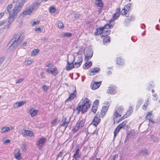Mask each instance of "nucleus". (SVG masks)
I'll list each match as a JSON object with an SVG mask.
<instances>
[{"instance_id": "f257e3e1", "label": "nucleus", "mask_w": 160, "mask_h": 160, "mask_svg": "<svg viewBox=\"0 0 160 160\" xmlns=\"http://www.w3.org/2000/svg\"><path fill=\"white\" fill-rule=\"evenodd\" d=\"M23 32L20 31L16 34L9 44L10 50H13L16 48L23 38Z\"/></svg>"}, {"instance_id": "f03ea898", "label": "nucleus", "mask_w": 160, "mask_h": 160, "mask_svg": "<svg viewBox=\"0 0 160 160\" xmlns=\"http://www.w3.org/2000/svg\"><path fill=\"white\" fill-rule=\"evenodd\" d=\"M90 101L87 98H85L84 100H82L76 109L77 111V113L79 114L80 111L82 113L87 112L88 109L90 107Z\"/></svg>"}, {"instance_id": "7ed1b4c3", "label": "nucleus", "mask_w": 160, "mask_h": 160, "mask_svg": "<svg viewBox=\"0 0 160 160\" xmlns=\"http://www.w3.org/2000/svg\"><path fill=\"white\" fill-rule=\"evenodd\" d=\"M17 0H13L14 2H17L15 5L14 8L12 10V12H11L17 16L18 13L21 10L23 5L24 2L21 0L20 1L19 0L18 2Z\"/></svg>"}, {"instance_id": "20e7f679", "label": "nucleus", "mask_w": 160, "mask_h": 160, "mask_svg": "<svg viewBox=\"0 0 160 160\" xmlns=\"http://www.w3.org/2000/svg\"><path fill=\"white\" fill-rule=\"evenodd\" d=\"M84 124V121L82 120L79 119L77 122L74 128L72 129V131L73 132L78 131L79 129L83 126Z\"/></svg>"}, {"instance_id": "39448f33", "label": "nucleus", "mask_w": 160, "mask_h": 160, "mask_svg": "<svg viewBox=\"0 0 160 160\" xmlns=\"http://www.w3.org/2000/svg\"><path fill=\"white\" fill-rule=\"evenodd\" d=\"M69 122L67 121V118L65 117H63L61 122V123L59 124V128H63L62 129L63 131H64L67 128L68 125L69 124Z\"/></svg>"}, {"instance_id": "423d86ee", "label": "nucleus", "mask_w": 160, "mask_h": 160, "mask_svg": "<svg viewBox=\"0 0 160 160\" xmlns=\"http://www.w3.org/2000/svg\"><path fill=\"white\" fill-rule=\"evenodd\" d=\"M100 120V114L98 112L92 121V123L95 127H97V125L99 123Z\"/></svg>"}, {"instance_id": "0eeeda50", "label": "nucleus", "mask_w": 160, "mask_h": 160, "mask_svg": "<svg viewBox=\"0 0 160 160\" xmlns=\"http://www.w3.org/2000/svg\"><path fill=\"white\" fill-rule=\"evenodd\" d=\"M17 17V16L12 13V12H11V13H10V14H9L8 20V25H7L8 28L9 27L10 25L13 21Z\"/></svg>"}, {"instance_id": "6e6552de", "label": "nucleus", "mask_w": 160, "mask_h": 160, "mask_svg": "<svg viewBox=\"0 0 160 160\" xmlns=\"http://www.w3.org/2000/svg\"><path fill=\"white\" fill-rule=\"evenodd\" d=\"M41 3L39 1L34 2L29 7L32 11H36L40 5Z\"/></svg>"}, {"instance_id": "1a4fd4ad", "label": "nucleus", "mask_w": 160, "mask_h": 160, "mask_svg": "<svg viewBox=\"0 0 160 160\" xmlns=\"http://www.w3.org/2000/svg\"><path fill=\"white\" fill-rule=\"evenodd\" d=\"M90 75L91 76H93L95 74V73H98L100 70V69L98 67H95L91 68L90 70Z\"/></svg>"}, {"instance_id": "9d476101", "label": "nucleus", "mask_w": 160, "mask_h": 160, "mask_svg": "<svg viewBox=\"0 0 160 160\" xmlns=\"http://www.w3.org/2000/svg\"><path fill=\"white\" fill-rule=\"evenodd\" d=\"M133 111V109L132 107H129L128 110L127 111L126 114L123 116L120 119L119 121L125 119L128 117Z\"/></svg>"}, {"instance_id": "9b49d317", "label": "nucleus", "mask_w": 160, "mask_h": 160, "mask_svg": "<svg viewBox=\"0 0 160 160\" xmlns=\"http://www.w3.org/2000/svg\"><path fill=\"white\" fill-rule=\"evenodd\" d=\"M76 96V89H75L73 92L70 94L69 97L65 100V102H68L69 101H71L73 100Z\"/></svg>"}, {"instance_id": "f8f14e48", "label": "nucleus", "mask_w": 160, "mask_h": 160, "mask_svg": "<svg viewBox=\"0 0 160 160\" xmlns=\"http://www.w3.org/2000/svg\"><path fill=\"white\" fill-rule=\"evenodd\" d=\"M85 59L87 61L90 59L93 54L92 51H87L86 52Z\"/></svg>"}, {"instance_id": "ddd939ff", "label": "nucleus", "mask_w": 160, "mask_h": 160, "mask_svg": "<svg viewBox=\"0 0 160 160\" xmlns=\"http://www.w3.org/2000/svg\"><path fill=\"white\" fill-rule=\"evenodd\" d=\"M75 56V54L74 55L73 58L74 59L73 61L69 63L68 61V65L67 66L66 70L68 71L71 70L73 68H74V66L73 63V61L75 59L74 57Z\"/></svg>"}, {"instance_id": "4468645a", "label": "nucleus", "mask_w": 160, "mask_h": 160, "mask_svg": "<svg viewBox=\"0 0 160 160\" xmlns=\"http://www.w3.org/2000/svg\"><path fill=\"white\" fill-rule=\"evenodd\" d=\"M46 139L45 138H41L38 141L37 145L40 147H42L44 145V143L46 142Z\"/></svg>"}, {"instance_id": "2eb2a0df", "label": "nucleus", "mask_w": 160, "mask_h": 160, "mask_svg": "<svg viewBox=\"0 0 160 160\" xmlns=\"http://www.w3.org/2000/svg\"><path fill=\"white\" fill-rule=\"evenodd\" d=\"M108 106H103L102 107V109L101 112V117H103V116L106 112L108 108Z\"/></svg>"}, {"instance_id": "dca6fc26", "label": "nucleus", "mask_w": 160, "mask_h": 160, "mask_svg": "<svg viewBox=\"0 0 160 160\" xmlns=\"http://www.w3.org/2000/svg\"><path fill=\"white\" fill-rule=\"evenodd\" d=\"M103 28H102V27H101L99 28H97L96 30V32H95L94 34L95 36H97L99 35H101V33L102 31L104 30L103 29Z\"/></svg>"}, {"instance_id": "f3484780", "label": "nucleus", "mask_w": 160, "mask_h": 160, "mask_svg": "<svg viewBox=\"0 0 160 160\" xmlns=\"http://www.w3.org/2000/svg\"><path fill=\"white\" fill-rule=\"evenodd\" d=\"M101 81L95 82L92 85V89L95 90L98 88L101 84Z\"/></svg>"}, {"instance_id": "a211bd4d", "label": "nucleus", "mask_w": 160, "mask_h": 160, "mask_svg": "<svg viewBox=\"0 0 160 160\" xmlns=\"http://www.w3.org/2000/svg\"><path fill=\"white\" fill-rule=\"evenodd\" d=\"M117 63L118 64L123 65L124 63V62L122 58V57H119L117 58Z\"/></svg>"}, {"instance_id": "6ab92c4d", "label": "nucleus", "mask_w": 160, "mask_h": 160, "mask_svg": "<svg viewBox=\"0 0 160 160\" xmlns=\"http://www.w3.org/2000/svg\"><path fill=\"white\" fill-rule=\"evenodd\" d=\"M32 12V10L29 7L28 8H26V10L22 12V14L25 15L30 14Z\"/></svg>"}, {"instance_id": "aec40b11", "label": "nucleus", "mask_w": 160, "mask_h": 160, "mask_svg": "<svg viewBox=\"0 0 160 160\" xmlns=\"http://www.w3.org/2000/svg\"><path fill=\"white\" fill-rule=\"evenodd\" d=\"M135 133V131L133 130L128 132L127 135V138H132L133 137V136L134 134Z\"/></svg>"}, {"instance_id": "412c9836", "label": "nucleus", "mask_w": 160, "mask_h": 160, "mask_svg": "<svg viewBox=\"0 0 160 160\" xmlns=\"http://www.w3.org/2000/svg\"><path fill=\"white\" fill-rule=\"evenodd\" d=\"M49 72H51L54 76H56L58 74V71L57 70H55L54 68H52L51 69H48L47 70Z\"/></svg>"}, {"instance_id": "4be33fe9", "label": "nucleus", "mask_w": 160, "mask_h": 160, "mask_svg": "<svg viewBox=\"0 0 160 160\" xmlns=\"http://www.w3.org/2000/svg\"><path fill=\"white\" fill-rule=\"evenodd\" d=\"M92 63L91 62H86L84 64V66H83V68L84 69H88L90 67L92 66Z\"/></svg>"}, {"instance_id": "5701e85b", "label": "nucleus", "mask_w": 160, "mask_h": 160, "mask_svg": "<svg viewBox=\"0 0 160 160\" xmlns=\"http://www.w3.org/2000/svg\"><path fill=\"white\" fill-rule=\"evenodd\" d=\"M13 129V128L12 127H3L1 130V132L2 133H5L8 131L9 130H12Z\"/></svg>"}, {"instance_id": "b1692460", "label": "nucleus", "mask_w": 160, "mask_h": 160, "mask_svg": "<svg viewBox=\"0 0 160 160\" xmlns=\"http://www.w3.org/2000/svg\"><path fill=\"white\" fill-rule=\"evenodd\" d=\"M77 54V55H78V54H79V56L78 57V58L77 60V62H78L80 63V64H82V62L83 60L82 57V55L79 54V51L77 53H76ZM75 55V54H74Z\"/></svg>"}, {"instance_id": "393cba45", "label": "nucleus", "mask_w": 160, "mask_h": 160, "mask_svg": "<svg viewBox=\"0 0 160 160\" xmlns=\"http://www.w3.org/2000/svg\"><path fill=\"white\" fill-rule=\"evenodd\" d=\"M79 149H77L73 155V157L75 160H77L78 158H80V155L79 153Z\"/></svg>"}, {"instance_id": "a878e982", "label": "nucleus", "mask_w": 160, "mask_h": 160, "mask_svg": "<svg viewBox=\"0 0 160 160\" xmlns=\"http://www.w3.org/2000/svg\"><path fill=\"white\" fill-rule=\"evenodd\" d=\"M107 92L108 93L114 94L115 93V90L114 88L109 87L107 90Z\"/></svg>"}, {"instance_id": "bb28decb", "label": "nucleus", "mask_w": 160, "mask_h": 160, "mask_svg": "<svg viewBox=\"0 0 160 160\" xmlns=\"http://www.w3.org/2000/svg\"><path fill=\"white\" fill-rule=\"evenodd\" d=\"M38 111V110H35L32 109L30 111V113L31 117H33L36 115Z\"/></svg>"}, {"instance_id": "cd10ccee", "label": "nucleus", "mask_w": 160, "mask_h": 160, "mask_svg": "<svg viewBox=\"0 0 160 160\" xmlns=\"http://www.w3.org/2000/svg\"><path fill=\"white\" fill-rule=\"evenodd\" d=\"M23 134L25 135L31 136L33 135V133L32 132L30 131L25 130L23 132Z\"/></svg>"}, {"instance_id": "c85d7f7f", "label": "nucleus", "mask_w": 160, "mask_h": 160, "mask_svg": "<svg viewBox=\"0 0 160 160\" xmlns=\"http://www.w3.org/2000/svg\"><path fill=\"white\" fill-rule=\"evenodd\" d=\"M25 103V102L24 101H22L19 102H17L15 103V105H16V106H15V107L16 108H18L22 106Z\"/></svg>"}, {"instance_id": "c756f323", "label": "nucleus", "mask_w": 160, "mask_h": 160, "mask_svg": "<svg viewBox=\"0 0 160 160\" xmlns=\"http://www.w3.org/2000/svg\"><path fill=\"white\" fill-rule=\"evenodd\" d=\"M123 110V108L121 107H119L116 111V115L118 114V113L121 114Z\"/></svg>"}, {"instance_id": "7c9ffc66", "label": "nucleus", "mask_w": 160, "mask_h": 160, "mask_svg": "<svg viewBox=\"0 0 160 160\" xmlns=\"http://www.w3.org/2000/svg\"><path fill=\"white\" fill-rule=\"evenodd\" d=\"M71 35L72 33H70L66 32L63 34L61 35V37L62 38L69 37L71 36Z\"/></svg>"}, {"instance_id": "2f4dec72", "label": "nucleus", "mask_w": 160, "mask_h": 160, "mask_svg": "<svg viewBox=\"0 0 160 160\" xmlns=\"http://www.w3.org/2000/svg\"><path fill=\"white\" fill-rule=\"evenodd\" d=\"M121 128L118 126L116 127L114 132V137L115 138Z\"/></svg>"}, {"instance_id": "473e14b6", "label": "nucleus", "mask_w": 160, "mask_h": 160, "mask_svg": "<svg viewBox=\"0 0 160 160\" xmlns=\"http://www.w3.org/2000/svg\"><path fill=\"white\" fill-rule=\"evenodd\" d=\"M96 1V4L98 6L102 7L103 6V3L102 0H95Z\"/></svg>"}, {"instance_id": "72a5a7b5", "label": "nucleus", "mask_w": 160, "mask_h": 160, "mask_svg": "<svg viewBox=\"0 0 160 160\" xmlns=\"http://www.w3.org/2000/svg\"><path fill=\"white\" fill-rule=\"evenodd\" d=\"M14 157L18 159H20L21 158V154L19 151H18L17 153L14 154Z\"/></svg>"}, {"instance_id": "f704fd0d", "label": "nucleus", "mask_w": 160, "mask_h": 160, "mask_svg": "<svg viewBox=\"0 0 160 160\" xmlns=\"http://www.w3.org/2000/svg\"><path fill=\"white\" fill-rule=\"evenodd\" d=\"M148 100H147L146 102H145L144 103V104L143 105L142 107V109L144 110H146V108L148 106Z\"/></svg>"}, {"instance_id": "c9c22d12", "label": "nucleus", "mask_w": 160, "mask_h": 160, "mask_svg": "<svg viewBox=\"0 0 160 160\" xmlns=\"http://www.w3.org/2000/svg\"><path fill=\"white\" fill-rule=\"evenodd\" d=\"M110 41V38L109 37H107L104 38L103 39V42L104 43H107L109 42Z\"/></svg>"}, {"instance_id": "e433bc0d", "label": "nucleus", "mask_w": 160, "mask_h": 160, "mask_svg": "<svg viewBox=\"0 0 160 160\" xmlns=\"http://www.w3.org/2000/svg\"><path fill=\"white\" fill-rule=\"evenodd\" d=\"M135 19V18L134 16H130L128 17L127 20L126 19V21L127 22L128 20L129 21H133Z\"/></svg>"}, {"instance_id": "4c0bfd02", "label": "nucleus", "mask_w": 160, "mask_h": 160, "mask_svg": "<svg viewBox=\"0 0 160 160\" xmlns=\"http://www.w3.org/2000/svg\"><path fill=\"white\" fill-rule=\"evenodd\" d=\"M127 122L126 121H124L123 122L120 124L118 126L121 128H122L126 124Z\"/></svg>"}, {"instance_id": "58836bf2", "label": "nucleus", "mask_w": 160, "mask_h": 160, "mask_svg": "<svg viewBox=\"0 0 160 160\" xmlns=\"http://www.w3.org/2000/svg\"><path fill=\"white\" fill-rule=\"evenodd\" d=\"M152 116V114L151 113L148 112L146 117V118L148 119L149 121H150L151 120L152 118L151 117Z\"/></svg>"}, {"instance_id": "ea45409f", "label": "nucleus", "mask_w": 160, "mask_h": 160, "mask_svg": "<svg viewBox=\"0 0 160 160\" xmlns=\"http://www.w3.org/2000/svg\"><path fill=\"white\" fill-rule=\"evenodd\" d=\"M39 51H32L31 52V56H34L39 52Z\"/></svg>"}, {"instance_id": "a19ab883", "label": "nucleus", "mask_w": 160, "mask_h": 160, "mask_svg": "<svg viewBox=\"0 0 160 160\" xmlns=\"http://www.w3.org/2000/svg\"><path fill=\"white\" fill-rule=\"evenodd\" d=\"M119 14H117V13H115L113 16L112 18H113V20H116L119 17Z\"/></svg>"}, {"instance_id": "79ce46f5", "label": "nucleus", "mask_w": 160, "mask_h": 160, "mask_svg": "<svg viewBox=\"0 0 160 160\" xmlns=\"http://www.w3.org/2000/svg\"><path fill=\"white\" fill-rule=\"evenodd\" d=\"M99 102V100L98 99L96 100L94 102L93 104V106H98V103Z\"/></svg>"}, {"instance_id": "37998d69", "label": "nucleus", "mask_w": 160, "mask_h": 160, "mask_svg": "<svg viewBox=\"0 0 160 160\" xmlns=\"http://www.w3.org/2000/svg\"><path fill=\"white\" fill-rule=\"evenodd\" d=\"M112 27V26L111 25H110L109 24H106L104 26L102 27V28H103V29L104 30V29H108L109 28H111Z\"/></svg>"}, {"instance_id": "c03bdc74", "label": "nucleus", "mask_w": 160, "mask_h": 160, "mask_svg": "<svg viewBox=\"0 0 160 160\" xmlns=\"http://www.w3.org/2000/svg\"><path fill=\"white\" fill-rule=\"evenodd\" d=\"M131 5L130 4H127L125 6L124 8L125 9H126V10L128 11L131 6Z\"/></svg>"}, {"instance_id": "a18cd8bd", "label": "nucleus", "mask_w": 160, "mask_h": 160, "mask_svg": "<svg viewBox=\"0 0 160 160\" xmlns=\"http://www.w3.org/2000/svg\"><path fill=\"white\" fill-rule=\"evenodd\" d=\"M98 107L92 106V110L94 113H95Z\"/></svg>"}, {"instance_id": "49530a36", "label": "nucleus", "mask_w": 160, "mask_h": 160, "mask_svg": "<svg viewBox=\"0 0 160 160\" xmlns=\"http://www.w3.org/2000/svg\"><path fill=\"white\" fill-rule=\"evenodd\" d=\"M74 65V68H77L79 67L81 64L79 63L76 62H75Z\"/></svg>"}, {"instance_id": "de8ad7c7", "label": "nucleus", "mask_w": 160, "mask_h": 160, "mask_svg": "<svg viewBox=\"0 0 160 160\" xmlns=\"http://www.w3.org/2000/svg\"><path fill=\"white\" fill-rule=\"evenodd\" d=\"M63 154V152H59L58 154L57 155V157H56L57 159V158L59 157H62Z\"/></svg>"}, {"instance_id": "09e8293b", "label": "nucleus", "mask_w": 160, "mask_h": 160, "mask_svg": "<svg viewBox=\"0 0 160 160\" xmlns=\"http://www.w3.org/2000/svg\"><path fill=\"white\" fill-rule=\"evenodd\" d=\"M56 10L55 8L53 7H52L50 8V12L51 13H54V12Z\"/></svg>"}, {"instance_id": "8fccbe9b", "label": "nucleus", "mask_w": 160, "mask_h": 160, "mask_svg": "<svg viewBox=\"0 0 160 160\" xmlns=\"http://www.w3.org/2000/svg\"><path fill=\"white\" fill-rule=\"evenodd\" d=\"M128 11L126 9H125L124 8L123 9L122 11V15H124L126 14L127 12Z\"/></svg>"}, {"instance_id": "3c124183", "label": "nucleus", "mask_w": 160, "mask_h": 160, "mask_svg": "<svg viewBox=\"0 0 160 160\" xmlns=\"http://www.w3.org/2000/svg\"><path fill=\"white\" fill-rule=\"evenodd\" d=\"M35 31L37 32H41L42 31V29L40 28H36L35 29Z\"/></svg>"}, {"instance_id": "603ef678", "label": "nucleus", "mask_w": 160, "mask_h": 160, "mask_svg": "<svg viewBox=\"0 0 160 160\" xmlns=\"http://www.w3.org/2000/svg\"><path fill=\"white\" fill-rule=\"evenodd\" d=\"M141 154L147 155L148 154V151L147 149L142 150L141 152Z\"/></svg>"}, {"instance_id": "864d4df0", "label": "nucleus", "mask_w": 160, "mask_h": 160, "mask_svg": "<svg viewBox=\"0 0 160 160\" xmlns=\"http://www.w3.org/2000/svg\"><path fill=\"white\" fill-rule=\"evenodd\" d=\"M57 119L56 118L53 120L51 122L52 125L55 126L57 124Z\"/></svg>"}, {"instance_id": "5fc2aeb1", "label": "nucleus", "mask_w": 160, "mask_h": 160, "mask_svg": "<svg viewBox=\"0 0 160 160\" xmlns=\"http://www.w3.org/2000/svg\"><path fill=\"white\" fill-rule=\"evenodd\" d=\"M58 26L59 28H63V24L61 22L58 23Z\"/></svg>"}, {"instance_id": "6e6d98bb", "label": "nucleus", "mask_w": 160, "mask_h": 160, "mask_svg": "<svg viewBox=\"0 0 160 160\" xmlns=\"http://www.w3.org/2000/svg\"><path fill=\"white\" fill-rule=\"evenodd\" d=\"M24 80V79L20 78L16 81V83H20L22 82Z\"/></svg>"}, {"instance_id": "4d7b16f0", "label": "nucleus", "mask_w": 160, "mask_h": 160, "mask_svg": "<svg viewBox=\"0 0 160 160\" xmlns=\"http://www.w3.org/2000/svg\"><path fill=\"white\" fill-rule=\"evenodd\" d=\"M27 147V145L25 143H23L22 144V149L23 151H25L26 150V148Z\"/></svg>"}, {"instance_id": "13d9d810", "label": "nucleus", "mask_w": 160, "mask_h": 160, "mask_svg": "<svg viewBox=\"0 0 160 160\" xmlns=\"http://www.w3.org/2000/svg\"><path fill=\"white\" fill-rule=\"evenodd\" d=\"M100 35L101 37H104L106 36H107L108 35L107 34V33H106V32L104 31V32H102Z\"/></svg>"}, {"instance_id": "bf43d9fd", "label": "nucleus", "mask_w": 160, "mask_h": 160, "mask_svg": "<svg viewBox=\"0 0 160 160\" xmlns=\"http://www.w3.org/2000/svg\"><path fill=\"white\" fill-rule=\"evenodd\" d=\"M25 62L27 65H29L32 63V61L31 60H27L25 61Z\"/></svg>"}, {"instance_id": "052dcab7", "label": "nucleus", "mask_w": 160, "mask_h": 160, "mask_svg": "<svg viewBox=\"0 0 160 160\" xmlns=\"http://www.w3.org/2000/svg\"><path fill=\"white\" fill-rule=\"evenodd\" d=\"M12 4H9L6 7V9L9 10H11L12 8Z\"/></svg>"}, {"instance_id": "680f3d73", "label": "nucleus", "mask_w": 160, "mask_h": 160, "mask_svg": "<svg viewBox=\"0 0 160 160\" xmlns=\"http://www.w3.org/2000/svg\"><path fill=\"white\" fill-rule=\"evenodd\" d=\"M39 22V21H34L32 23H31V24L33 26H34L38 24Z\"/></svg>"}, {"instance_id": "e2e57ef3", "label": "nucleus", "mask_w": 160, "mask_h": 160, "mask_svg": "<svg viewBox=\"0 0 160 160\" xmlns=\"http://www.w3.org/2000/svg\"><path fill=\"white\" fill-rule=\"evenodd\" d=\"M70 156L69 155L68 153H66L65 154L62 160H63L66 157L67 158V157H69Z\"/></svg>"}, {"instance_id": "0e129e2a", "label": "nucleus", "mask_w": 160, "mask_h": 160, "mask_svg": "<svg viewBox=\"0 0 160 160\" xmlns=\"http://www.w3.org/2000/svg\"><path fill=\"white\" fill-rule=\"evenodd\" d=\"M4 60V57H2L0 58V64H2Z\"/></svg>"}, {"instance_id": "69168bd1", "label": "nucleus", "mask_w": 160, "mask_h": 160, "mask_svg": "<svg viewBox=\"0 0 160 160\" xmlns=\"http://www.w3.org/2000/svg\"><path fill=\"white\" fill-rule=\"evenodd\" d=\"M118 158V155L117 154H115L114 155V156L112 158L111 160H115V159L116 158Z\"/></svg>"}, {"instance_id": "338daca9", "label": "nucleus", "mask_w": 160, "mask_h": 160, "mask_svg": "<svg viewBox=\"0 0 160 160\" xmlns=\"http://www.w3.org/2000/svg\"><path fill=\"white\" fill-rule=\"evenodd\" d=\"M40 75L41 76L42 78H45V76L44 75V73L43 72H41L40 73Z\"/></svg>"}, {"instance_id": "774afa93", "label": "nucleus", "mask_w": 160, "mask_h": 160, "mask_svg": "<svg viewBox=\"0 0 160 160\" xmlns=\"http://www.w3.org/2000/svg\"><path fill=\"white\" fill-rule=\"evenodd\" d=\"M104 32H105L106 33H107V34L108 35L110 34L111 31L109 30H105Z\"/></svg>"}]
</instances>
